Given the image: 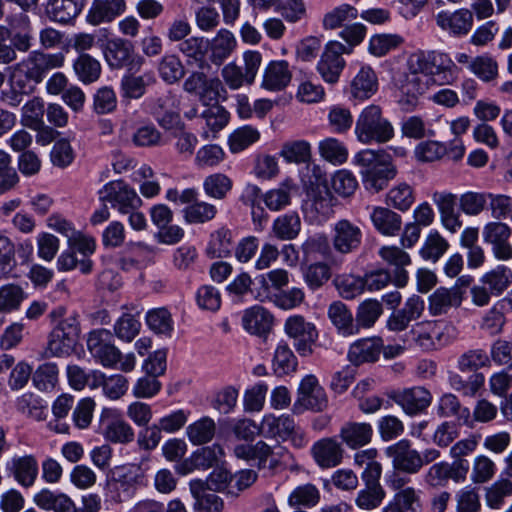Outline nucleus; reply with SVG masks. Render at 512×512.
<instances>
[{
  "label": "nucleus",
  "instance_id": "obj_33",
  "mask_svg": "<svg viewBox=\"0 0 512 512\" xmlns=\"http://www.w3.org/2000/svg\"><path fill=\"white\" fill-rule=\"evenodd\" d=\"M370 219L374 228L382 235L395 236L401 230V216L387 207H373Z\"/></svg>",
  "mask_w": 512,
  "mask_h": 512
},
{
  "label": "nucleus",
  "instance_id": "obj_64",
  "mask_svg": "<svg viewBox=\"0 0 512 512\" xmlns=\"http://www.w3.org/2000/svg\"><path fill=\"white\" fill-rule=\"evenodd\" d=\"M133 145L152 148L162 145V134L152 123L138 127L132 135Z\"/></svg>",
  "mask_w": 512,
  "mask_h": 512
},
{
  "label": "nucleus",
  "instance_id": "obj_31",
  "mask_svg": "<svg viewBox=\"0 0 512 512\" xmlns=\"http://www.w3.org/2000/svg\"><path fill=\"white\" fill-rule=\"evenodd\" d=\"M242 324L250 334L262 336L270 332L273 325V316L265 308L253 306L245 310Z\"/></svg>",
  "mask_w": 512,
  "mask_h": 512
},
{
  "label": "nucleus",
  "instance_id": "obj_45",
  "mask_svg": "<svg viewBox=\"0 0 512 512\" xmlns=\"http://www.w3.org/2000/svg\"><path fill=\"white\" fill-rule=\"evenodd\" d=\"M233 249L232 232L221 228L211 234L206 255L211 259L226 258L231 255Z\"/></svg>",
  "mask_w": 512,
  "mask_h": 512
},
{
  "label": "nucleus",
  "instance_id": "obj_11",
  "mask_svg": "<svg viewBox=\"0 0 512 512\" xmlns=\"http://www.w3.org/2000/svg\"><path fill=\"white\" fill-rule=\"evenodd\" d=\"M454 66L447 54L436 51H418L408 59L409 71L416 74H425L434 78L450 70Z\"/></svg>",
  "mask_w": 512,
  "mask_h": 512
},
{
  "label": "nucleus",
  "instance_id": "obj_12",
  "mask_svg": "<svg viewBox=\"0 0 512 512\" xmlns=\"http://www.w3.org/2000/svg\"><path fill=\"white\" fill-rule=\"evenodd\" d=\"M99 429L107 441L115 444H128L135 437L133 428L114 409H103Z\"/></svg>",
  "mask_w": 512,
  "mask_h": 512
},
{
  "label": "nucleus",
  "instance_id": "obj_44",
  "mask_svg": "<svg viewBox=\"0 0 512 512\" xmlns=\"http://www.w3.org/2000/svg\"><path fill=\"white\" fill-rule=\"evenodd\" d=\"M77 340L68 336L62 330L54 327L49 333L45 355L47 357L68 356L74 350Z\"/></svg>",
  "mask_w": 512,
  "mask_h": 512
},
{
  "label": "nucleus",
  "instance_id": "obj_56",
  "mask_svg": "<svg viewBox=\"0 0 512 512\" xmlns=\"http://www.w3.org/2000/svg\"><path fill=\"white\" fill-rule=\"evenodd\" d=\"M280 155L289 163H307L311 159V145L306 140L285 142Z\"/></svg>",
  "mask_w": 512,
  "mask_h": 512
},
{
  "label": "nucleus",
  "instance_id": "obj_62",
  "mask_svg": "<svg viewBox=\"0 0 512 512\" xmlns=\"http://www.w3.org/2000/svg\"><path fill=\"white\" fill-rule=\"evenodd\" d=\"M320 155L327 161L341 165L348 158L346 146L336 138H326L319 143Z\"/></svg>",
  "mask_w": 512,
  "mask_h": 512
},
{
  "label": "nucleus",
  "instance_id": "obj_29",
  "mask_svg": "<svg viewBox=\"0 0 512 512\" xmlns=\"http://www.w3.org/2000/svg\"><path fill=\"white\" fill-rule=\"evenodd\" d=\"M34 503L41 509L53 512H75L74 501L65 493L42 489L34 495Z\"/></svg>",
  "mask_w": 512,
  "mask_h": 512
},
{
  "label": "nucleus",
  "instance_id": "obj_47",
  "mask_svg": "<svg viewBox=\"0 0 512 512\" xmlns=\"http://www.w3.org/2000/svg\"><path fill=\"white\" fill-rule=\"evenodd\" d=\"M297 366L298 361L297 357L294 355V352L286 342L281 341L275 349L272 360V368L274 373L277 376L288 375L292 372H295Z\"/></svg>",
  "mask_w": 512,
  "mask_h": 512
},
{
  "label": "nucleus",
  "instance_id": "obj_32",
  "mask_svg": "<svg viewBox=\"0 0 512 512\" xmlns=\"http://www.w3.org/2000/svg\"><path fill=\"white\" fill-rule=\"evenodd\" d=\"M237 41L232 32L227 29H220L215 37L208 42L210 51L209 59L215 65H221L233 53Z\"/></svg>",
  "mask_w": 512,
  "mask_h": 512
},
{
  "label": "nucleus",
  "instance_id": "obj_18",
  "mask_svg": "<svg viewBox=\"0 0 512 512\" xmlns=\"http://www.w3.org/2000/svg\"><path fill=\"white\" fill-rule=\"evenodd\" d=\"M388 397L401 406L406 414L412 416L424 412L432 402L430 391L421 386L393 390Z\"/></svg>",
  "mask_w": 512,
  "mask_h": 512
},
{
  "label": "nucleus",
  "instance_id": "obj_8",
  "mask_svg": "<svg viewBox=\"0 0 512 512\" xmlns=\"http://www.w3.org/2000/svg\"><path fill=\"white\" fill-rule=\"evenodd\" d=\"M243 59L244 68L231 62L222 69V77L230 89H239L244 84L251 85L255 80L262 60L261 53L258 51H246Z\"/></svg>",
  "mask_w": 512,
  "mask_h": 512
},
{
  "label": "nucleus",
  "instance_id": "obj_37",
  "mask_svg": "<svg viewBox=\"0 0 512 512\" xmlns=\"http://www.w3.org/2000/svg\"><path fill=\"white\" fill-rule=\"evenodd\" d=\"M327 314L340 334L349 336L358 332L352 312L342 301L332 302L328 307Z\"/></svg>",
  "mask_w": 512,
  "mask_h": 512
},
{
  "label": "nucleus",
  "instance_id": "obj_6",
  "mask_svg": "<svg viewBox=\"0 0 512 512\" xmlns=\"http://www.w3.org/2000/svg\"><path fill=\"white\" fill-rule=\"evenodd\" d=\"M98 193L102 203H110L121 214L137 210L142 204L136 191L122 180L106 183Z\"/></svg>",
  "mask_w": 512,
  "mask_h": 512
},
{
  "label": "nucleus",
  "instance_id": "obj_51",
  "mask_svg": "<svg viewBox=\"0 0 512 512\" xmlns=\"http://www.w3.org/2000/svg\"><path fill=\"white\" fill-rule=\"evenodd\" d=\"M481 282L491 294L498 296L512 284V270L505 265H498L483 275Z\"/></svg>",
  "mask_w": 512,
  "mask_h": 512
},
{
  "label": "nucleus",
  "instance_id": "obj_38",
  "mask_svg": "<svg viewBox=\"0 0 512 512\" xmlns=\"http://www.w3.org/2000/svg\"><path fill=\"white\" fill-rule=\"evenodd\" d=\"M378 79L372 68L362 67L351 82V95L360 100L368 99L376 93Z\"/></svg>",
  "mask_w": 512,
  "mask_h": 512
},
{
  "label": "nucleus",
  "instance_id": "obj_54",
  "mask_svg": "<svg viewBox=\"0 0 512 512\" xmlns=\"http://www.w3.org/2000/svg\"><path fill=\"white\" fill-rule=\"evenodd\" d=\"M153 81V77L150 75H125L121 79L120 90L121 96L124 99H139L145 92L146 87L150 82Z\"/></svg>",
  "mask_w": 512,
  "mask_h": 512
},
{
  "label": "nucleus",
  "instance_id": "obj_30",
  "mask_svg": "<svg viewBox=\"0 0 512 512\" xmlns=\"http://www.w3.org/2000/svg\"><path fill=\"white\" fill-rule=\"evenodd\" d=\"M333 247L328 237L323 233L310 235L301 245L303 261L305 263L316 262L320 259L332 258Z\"/></svg>",
  "mask_w": 512,
  "mask_h": 512
},
{
  "label": "nucleus",
  "instance_id": "obj_49",
  "mask_svg": "<svg viewBox=\"0 0 512 512\" xmlns=\"http://www.w3.org/2000/svg\"><path fill=\"white\" fill-rule=\"evenodd\" d=\"M26 298L27 293L18 284L9 283L1 286L0 312L7 314L18 311Z\"/></svg>",
  "mask_w": 512,
  "mask_h": 512
},
{
  "label": "nucleus",
  "instance_id": "obj_28",
  "mask_svg": "<svg viewBox=\"0 0 512 512\" xmlns=\"http://www.w3.org/2000/svg\"><path fill=\"white\" fill-rule=\"evenodd\" d=\"M379 255L384 261L395 266L393 275L396 288L405 287L408 283V272L405 270V266L410 264V256L405 251L395 246L382 247L379 251Z\"/></svg>",
  "mask_w": 512,
  "mask_h": 512
},
{
  "label": "nucleus",
  "instance_id": "obj_15",
  "mask_svg": "<svg viewBox=\"0 0 512 512\" xmlns=\"http://www.w3.org/2000/svg\"><path fill=\"white\" fill-rule=\"evenodd\" d=\"M385 454L392 460L393 469L397 471L413 475L422 469L421 453L413 449L407 439L388 446Z\"/></svg>",
  "mask_w": 512,
  "mask_h": 512
},
{
  "label": "nucleus",
  "instance_id": "obj_22",
  "mask_svg": "<svg viewBox=\"0 0 512 512\" xmlns=\"http://www.w3.org/2000/svg\"><path fill=\"white\" fill-rule=\"evenodd\" d=\"M373 427L367 422L346 421L339 429V438L342 445L351 450L360 449L372 441Z\"/></svg>",
  "mask_w": 512,
  "mask_h": 512
},
{
  "label": "nucleus",
  "instance_id": "obj_1",
  "mask_svg": "<svg viewBox=\"0 0 512 512\" xmlns=\"http://www.w3.org/2000/svg\"><path fill=\"white\" fill-rule=\"evenodd\" d=\"M63 64L62 53L46 54L34 51L9 68V84L31 94L50 70L62 67Z\"/></svg>",
  "mask_w": 512,
  "mask_h": 512
},
{
  "label": "nucleus",
  "instance_id": "obj_36",
  "mask_svg": "<svg viewBox=\"0 0 512 512\" xmlns=\"http://www.w3.org/2000/svg\"><path fill=\"white\" fill-rule=\"evenodd\" d=\"M9 470L22 487L28 488L35 483L38 476V463L32 455L15 457L11 461Z\"/></svg>",
  "mask_w": 512,
  "mask_h": 512
},
{
  "label": "nucleus",
  "instance_id": "obj_23",
  "mask_svg": "<svg viewBox=\"0 0 512 512\" xmlns=\"http://www.w3.org/2000/svg\"><path fill=\"white\" fill-rule=\"evenodd\" d=\"M428 310L432 316L447 314L450 309L458 308L463 301L460 287H439L429 296Z\"/></svg>",
  "mask_w": 512,
  "mask_h": 512
},
{
  "label": "nucleus",
  "instance_id": "obj_16",
  "mask_svg": "<svg viewBox=\"0 0 512 512\" xmlns=\"http://www.w3.org/2000/svg\"><path fill=\"white\" fill-rule=\"evenodd\" d=\"M363 232L359 226L348 219L337 221L332 229V247L341 255H347L359 250L362 244Z\"/></svg>",
  "mask_w": 512,
  "mask_h": 512
},
{
  "label": "nucleus",
  "instance_id": "obj_14",
  "mask_svg": "<svg viewBox=\"0 0 512 512\" xmlns=\"http://www.w3.org/2000/svg\"><path fill=\"white\" fill-rule=\"evenodd\" d=\"M349 52L350 50L345 45L337 41H331L326 45L317 64V71L326 83L335 84L338 82L345 67V60L342 55Z\"/></svg>",
  "mask_w": 512,
  "mask_h": 512
},
{
  "label": "nucleus",
  "instance_id": "obj_4",
  "mask_svg": "<svg viewBox=\"0 0 512 512\" xmlns=\"http://www.w3.org/2000/svg\"><path fill=\"white\" fill-rule=\"evenodd\" d=\"M436 80L425 74L402 73L395 79L399 92L398 103L402 110L412 111L418 104L419 96L425 93Z\"/></svg>",
  "mask_w": 512,
  "mask_h": 512
},
{
  "label": "nucleus",
  "instance_id": "obj_25",
  "mask_svg": "<svg viewBox=\"0 0 512 512\" xmlns=\"http://www.w3.org/2000/svg\"><path fill=\"white\" fill-rule=\"evenodd\" d=\"M292 79V71L286 60L271 61L264 69L262 87L269 91L285 89Z\"/></svg>",
  "mask_w": 512,
  "mask_h": 512
},
{
  "label": "nucleus",
  "instance_id": "obj_43",
  "mask_svg": "<svg viewBox=\"0 0 512 512\" xmlns=\"http://www.w3.org/2000/svg\"><path fill=\"white\" fill-rule=\"evenodd\" d=\"M8 24L14 29L18 27L23 28V31L16 32L10 37L11 44L15 51L22 53L28 52L32 47L33 40L29 17L21 13L18 16L8 18Z\"/></svg>",
  "mask_w": 512,
  "mask_h": 512
},
{
  "label": "nucleus",
  "instance_id": "obj_52",
  "mask_svg": "<svg viewBox=\"0 0 512 512\" xmlns=\"http://www.w3.org/2000/svg\"><path fill=\"white\" fill-rule=\"evenodd\" d=\"M448 382L455 391L464 396L473 397L483 387L485 377L482 373H473L467 379H464L460 374L451 372L448 376Z\"/></svg>",
  "mask_w": 512,
  "mask_h": 512
},
{
  "label": "nucleus",
  "instance_id": "obj_24",
  "mask_svg": "<svg viewBox=\"0 0 512 512\" xmlns=\"http://www.w3.org/2000/svg\"><path fill=\"white\" fill-rule=\"evenodd\" d=\"M125 9V0H93L86 20L92 25L109 23L124 13Z\"/></svg>",
  "mask_w": 512,
  "mask_h": 512
},
{
  "label": "nucleus",
  "instance_id": "obj_55",
  "mask_svg": "<svg viewBox=\"0 0 512 512\" xmlns=\"http://www.w3.org/2000/svg\"><path fill=\"white\" fill-rule=\"evenodd\" d=\"M303 270L304 281L307 286L315 291L321 288L331 278L330 266L322 261L310 262Z\"/></svg>",
  "mask_w": 512,
  "mask_h": 512
},
{
  "label": "nucleus",
  "instance_id": "obj_34",
  "mask_svg": "<svg viewBox=\"0 0 512 512\" xmlns=\"http://www.w3.org/2000/svg\"><path fill=\"white\" fill-rule=\"evenodd\" d=\"M421 507V491L414 487H406L394 494L382 512H419Z\"/></svg>",
  "mask_w": 512,
  "mask_h": 512
},
{
  "label": "nucleus",
  "instance_id": "obj_3",
  "mask_svg": "<svg viewBox=\"0 0 512 512\" xmlns=\"http://www.w3.org/2000/svg\"><path fill=\"white\" fill-rule=\"evenodd\" d=\"M68 243V250L64 251L57 259L58 270L79 269L82 274H90L94 265L90 256L95 252V240L81 233H75Z\"/></svg>",
  "mask_w": 512,
  "mask_h": 512
},
{
  "label": "nucleus",
  "instance_id": "obj_5",
  "mask_svg": "<svg viewBox=\"0 0 512 512\" xmlns=\"http://www.w3.org/2000/svg\"><path fill=\"white\" fill-rule=\"evenodd\" d=\"M284 331L294 340L293 346L301 357L313 354V347L318 339L314 323L307 321L302 315H292L285 320Z\"/></svg>",
  "mask_w": 512,
  "mask_h": 512
},
{
  "label": "nucleus",
  "instance_id": "obj_39",
  "mask_svg": "<svg viewBox=\"0 0 512 512\" xmlns=\"http://www.w3.org/2000/svg\"><path fill=\"white\" fill-rule=\"evenodd\" d=\"M437 413L441 417H454L460 424L472 427L469 408L462 406L454 394L446 393L442 395L439 399Z\"/></svg>",
  "mask_w": 512,
  "mask_h": 512
},
{
  "label": "nucleus",
  "instance_id": "obj_50",
  "mask_svg": "<svg viewBox=\"0 0 512 512\" xmlns=\"http://www.w3.org/2000/svg\"><path fill=\"white\" fill-rule=\"evenodd\" d=\"M301 230V220L297 213L290 212L278 216L272 225L274 235L280 240L295 239Z\"/></svg>",
  "mask_w": 512,
  "mask_h": 512
},
{
  "label": "nucleus",
  "instance_id": "obj_59",
  "mask_svg": "<svg viewBox=\"0 0 512 512\" xmlns=\"http://www.w3.org/2000/svg\"><path fill=\"white\" fill-rule=\"evenodd\" d=\"M34 386L41 391L52 390L58 382V367L47 362L37 367L32 375Z\"/></svg>",
  "mask_w": 512,
  "mask_h": 512
},
{
  "label": "nucleus",
  "instance_id": "obj_21",
  "mask_svg": "<svg viewBox=\"0 0 512 512\" xmlns=\"http://www.w3.org/2000/svg\"><path fill=\"white\" fill-rule=\"evenodd\" d=\"M432 201L439 211L442 225L451 233H456L463 224L456 209L459 201L457 195L450 192H434Z\"/></svg>",
  "mask_w": 512,
  "mask_h": 512
},
{
  "label": "nucleus",
  "instance_id": "obj_26",
  "mask_svg": "<svg viewBox=\"0 0 512 512\" xmlns=\"http://www.w3.org/2000/svg\"><path fill=\"white\" fill-rule=\"evenodd\" d=\"M382 349L383 340L380 337L360 339L351 345L348 358L355 365L373 363L379 359Z\"/></svg>",
  "mask_w": 512,
  "mask_h": 512
},
{
  "label": "nucleus",
  "instance_id": "obj_58",
  "mask_svg": "<svg viewBox=\"0 0 512 512\" xmlns=\"http://www.w3.org/2000/svg\"><path fill=\"white\" fill-rule=\"evenodd\" d=\"M215 430V422L203 417L187 427V436L194 445H202L212 440Z\"/></svg>",
  "mask_w": 512,
  "mask_h": 512
},
{
  "label": "nucleus",
  "instance_id": "obj_40",
  "mask_svg": "<svg viewBox=\"0 0 512 512\" xmlns=\"http://www.w3.org/2000/svg\"><path fill=\"white\" fill-rule=\"evenodd\" d=\"M295 425V420L290 415L275 417L270 414L264 416L261 430L265 437L279 438L282 441H287V437L291 434Z\"/></svg>",
  "mask_w": 512,
  "mask_h": 512
},
{
  "label": "nucleus",
  "instance_id": "obj_10",
  "mask_svg": "<svg viewBox=\"0 0 512 512\" xmlns=\"http://www.w3.org/2000/svg\"><path fill=\"white\" fill-rule=\"evenodd\" d=\"M469 468L468 460L434 463L427 470L424 482L432 488L444 487L449 480L455 483H463L467 478Z\"/></svg>",
  "mask_w": 512,
  "mask_h": 512
},
{
  "label": "nucleus",
  "instance_id": "obj_46",
  "mask_svg": "<svg viewBox=\"0 0 512 512\" xmlns=\"http://www.w3.org/2000/svg\"><path fill=\"white\" fill-rule=\"evenodd\" d=\"M78 79L84 84L96 82L101 75V64L87 53H81L73 62Z\"/></svg>",
  "mask_w": 512,
  "mask_h": 512
},
{
  "label": "nucleus",
  "instance_id": "obj_35",
  "mask_svg": "<svg viewBox=\"0 0 512 512\" xmlns=\"http://www.w3.org/2000/svg\"><path fill=\"white\" fill-rule=\"evenodd\" d=\"M363 185L366 190L378 193L396 176V168L390 163L374 166L371 170H361Z\"/></svg>",
  "mask_w": 512,
  "mask_h": 512
},
{
  "label": "nucleus",
  "instance_id": "obj_19",
  "mask_svg": "<svg viewBox=\"0 0 512 512\" xmlns=\"http://www.w3.org/2000/svg\"><path fill=\"white\" fill-rule=\"evenodd\" d=\"M345 450L336 437H324L311 447V455L315 463L322 469H331L343 461Z\"/></svg>",
  "mask_w": 512,
  "mask_h": 512
},
{
  "label": "nucleus",
  "instance_id": "obj_48",
  "mask_svg": "<svg viewBox=\"0 0 512 512\" xmlns=\"http://www.w3.org/2000/svg\"><path fill=\"white\" fill-rule=\"evenodd\" d=\"M190 488L195 499V512H219L222 509V499L214 493H206L201 481L192 482Z\"/></svg>",
  "mask_w": 512,
  "mask_h": 512
},
{
  "label": "nucleus",
  "instance_id": "obj_13",
  "mask_svg": "<svg viewBox=\"0 0 512 512\" xmlns=\"http://www.w3.org/2000/svg\"><path fill=\"white\" fill-rule=\"evenodd\" d=\"M437 27L451 37L461 38L472 30L474 14L467 8H459L454 11L443 10L435 17Z\"/></svg>",
  "mask_w": 512,
  "mask_h": 512
},
{
  "label": "nucleus",
  "instance_id": "obj_7",
  "mask_svg": "<svg viewBox=\"0 0 512 512\" xmlns=\"http://www.w3.org/2000/svg\"><path fill=\"white\" fill-rule=\"evenodd\" d=\"M328 406L325 390L320 386L314 375H306L300 382L297 398L293 404L294 414H301L305 410L320 412Z\"/></svg>",
  "mask_w": 512,
  "mask_h": 512
},
{
  "label": "nucleus",
  "instance_id": "obj_9",
  "mask_svg": "<svg viewBox=\"0 0 512 512\" xmlns=\"http://www.w3.org/2000/svg\"><path fill=\"white\" fill-rule=\"evenodd\" d=\"M112 333L107 329H97L89 333L87 348L93 358L106 368H116L122 353L112 342Z\"/></svg>",
  "mask_w": 512,
  "mask_h": 512
},
{
  "label": "nucleus",
  "instance_id": "obj_20",
  "mask_svg": "<svg viewBox=\"0 0 512 512\" xmlns=\"http://www.w3.org/2000/svg\"><path fill=\"white\" fill-rule=\"evenodd\" d=\"M511 233V228L503 222H489L483 228V239L492 245V251L498 260L512 258V247L509 243Z\"/></svg>",
  "mask_w": 512,
  "mask_h": 512
},
{
  "label": "nucleus",
  "instance_id": "obj_2",
  "mask_svg": "<svg viewBox=\"0 0 512 512\" xmlns=\"http://www.w3.org/2000/svg\"><path fill=\"white\" fill-rule=\"evenodd\" d=\"M357 139L363 144H384L394 137L392 123L383 116L382 108L378 105L365 107L358 116L355 124Z\"/></svg>",
  "mask_w": 512,
  "mask_h": 512
},
{
  "label": "nucleus",
  "instance_id": "obj_63",
  "mask_svg": "<svg viewBox=\"0 0 512 512\" xmlns=\"http://www.w3.org/2000/svg\"><path fill=\"white\" fill-rule=\"evenodd\" d=\"M146 323L157 334L170 336L173 331V320L166 308L150 310L146 315Z\"/></svg>",
  "mask_w": 512,
  "mask_h": 512
},
{
  "label": "nucleus",
  "instance_id": "obj_57",
  "mask_svg": "<svg viewBox=\"0 0 512 512\" xmlns=\"http://www.w3.org/2000/svg\"><path fill=\"white\" fill-rule=\"evenodd\" d=\"M320 501L319 489L310 483L296 487L288 497V504L291 507L303 506L311 508Z\"/></svg>",
  "mask_w": 512,
  "mask_h": 512
},
{
  "label": "nucleus",
  "instance_id": "obj_41",
  "mask_svg": "<svg viewBox=\"0 0 512 512\" xmlns=\"http://www.w3.org/2000/svg\"><path fill=\"white\" fill-rule=\"evenodd\" d=\"M272 454V448L260 440L255 444H238L234 447V455L249 463H254L258 468L265 467L268 457Z\"/></svg>",
  "mask_w": 512,
  "mask_h": 512
},
{
  "label": "nucleus",
  "instance_id": "obj_17",
  "mask_svg": "<svg viewBox=\"0 0 512 512\" xmlns=\"http://www.w3.org/2000/svg\"><path fill=\"white\" fill-rule=\"evenodd\" d=\"M103 53L107 64L112 69L128 67L129 70H138L143 63L141 57L133 55L132 43L122 38L109 40Z\"/></svg>",
  "mask_w": 512,
  "mask_h": 512
},
{
  "label": "nucleus",
  "instance_id": "obj_42",
  "mask_svg": "<svg viewBox=\"0 0 512 512\" xmlns=\"http://www.w3.org/2000/svg\"><path fill=\"white\" fill-rule=\"evenodd\" d=\"M113 479L119 490H123L127 493V496H131L136 486L141 484L143 474L139 465L126 464L115 468Z\"/></svg>",
  "mask_w": 512,
  "mask_h": 512
},
{
  "label": "nucleus",
  "instance_id": "obj_53",
  "mask_svg": "<svg viewBox=\"0 0 512 512\" xmlns=\"http://www.w3.org/2000/svg\"><path fill=\"white\" fill-rule=\"evenodd\" d=\"M383 313L382 303L377 299H366L359 304L355 317V325L359 328L372 327Z\"/></svg>",
  "mask_w": 512,
  "mask_h": 512
},
{
  "label": "nucleus",
  "instance_id": "obj_61",
  "mask_svg": "<svg viewBox=\"0 0 512 512\" xmlns=\"http://www.w3.org/2000/svg\"><path fill=\"white\" fill-rule=\"evenodd\" d=\"M358 17V11L349 4H342L323 17V27L327 30H334L341 27L346 21L354 20Z\"/></svg>",
  "mask_w": 512,
  "mask_h": 512
},
{
  "label": "nucleus",
  "instance_id": "obj_60",
  "mask_svg": "<svg viewBox=\"0 0 512 512\" xmlns=\"http://www.w3.org/2000/svg\"><path fill=\"white\" fill-rule=\"evenodd\" d=\"M490 365V358L483 349H470L461 354L457 361V368L461 372H475Z\"/></svg>",
  "mask_w": 512,
  "mask_h": 512
},
{
  "label": "nucleus",
  "instance_id": "obj_27",
  "mask_svg": "<svg viewBox=\"0 0 512 512\" xmlns=\"http://www.w3.org/2000/svg\"><path fill=\"white\" fill-rule=\"evenodd\" d=\"M86 3L81 0H48L46 14L52 21L67 24L81 13Z\"/></svg>",
  "mask_w": 512,
  "mask_h": 512
}]
</instances>
